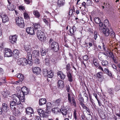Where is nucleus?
<instances>
[{"label":"nucleus","instance_id":"1","mask_svg":"<svg viewBox=\"0 0 120 120\" xmlns=\"http://www.w3.org/2000/svg\"><path fill=\"white\" fill-rule=\"evenodd\" d=\"M13 101H11L10 102V105L11 109L12 110H15L17 105H22L20 98L16 94H14L12 96Z\"/></svg>","mask_w":120,"mask_h":120},{"label":"nucleus","instance_id":"2","mask_svg":"<svg viewBox=\"0 0 120 120\" xmlns=\"http://www.w3.org/2000/svg\"><path fill=\"white\" fill-rule=\"evenodd\" d=\"M21 92L20 90L19 91L17 96L20 98L21 101L22 102H24L25 100V95H26L29 92L28 89L25 86L21 88Z\"/></svg>","mask_w":120,"mask_h":120},{"label":"nucleus","instance_id":"3","mask_svg":"<svg viewBox=\"0 0 120 120\" xmlns=\"http://www.w3.org/2000/svg\"><path fill=\"white\" fill-rule=\"evenodd\" d=\"M16 24L20 27L23 28L25 25L23 19L20 17H16L15 19Z\"/></svg>","mask_w":120,"mask_h":120},{"label":"nucleus","instance_id":"4","mask_svg":"<svg viewBox=\"0 0 120 120\" xmlns=\"http://www.w3.org/2000/svg\"><path fill=\"white\" fill-rule=\"evenodd\" d=\"M38 38L41 41L45 40L46 38L44 33L40 30H38L37 33Z\"/></svg>","mask_w":120,"mask_h":120},{"label":"nucleus","instance_id":"5","mask_svg":"<svg viewBox=\"0 0 120 120\" xmlns=\"http://www.w3.org/2000/svg\"><path fill=\"white\" fill-rule=\"evenodd\" d=\"M50 46L51 49L55 52L59 50V46L57 43L55 41H53L50 44Z\"/></svg>","mask_w":120,"mask_h":120},{"label":"nucleus","instance_id":"6","mask_svg":"<svg viewBox=\"0 0 120 120\" xmlns=\"http://www.w3.org/2000/svg\"><path fill=\"white\" fill-rule=\"evenodd\" d=\"M26 116L30 119L32 116L31 115L34 113L33 109L31 107H28L26 109Z\"/></svg>","mask_w":120,"mask_h":120},{"label":"nucleus","instance_id":"7","mask_svg":"<svg viewBox=\"0 0 120 120\" xmlns=\"http://www.w3.org/2000/svg\"><path fill=\"white\" fill-rule=\"evenodd\" d=\"M5 57H10L12 55V52L11 49L9 48H5L4 51Z\"/></svg>","mask_w":120,"mask_h":120},{"label":"nucleus","instance_id":"8","mask_svg":"<svg viewBox=\"0 0 120 120\" xmlns=\"http://www.w3.org/2000/svg\"><path fill=\"white\" fill-rule=\"evenodd\" d=\"M27 59L24 58H22L18 60V64L22 66L26 65L27 64Z\"/></svg>","mask_w":120,"mask_h":120},{"label":"nucleus","instance_id":"9","mask_svg":"<svg viewBox=\"0 0 120 120\" xmlns=\"http://www.w3.org/2000/svg\"><path fill=\"white\" fill-rule=\"evenodd\" d=\"M25 50L27 52L26 57L32 56V55L31 52L32 51V49L30 48V46L27 45L24 47Z\"/></svg>","mask_w":120,"mask_h":120},{"label":"nucleus","instance_id":"10","mask_svg":"<svg viewBox=\"0 0 120 120\" xmlns=\"http://www.w3.org/2000/svg\"><path fill=\"white\" fill-rule=\"evenodd\" d=\"M37 112L39 115L41 117H46L48 116L47 113L44 112V111L41 109H38Z\"/></svg>","mask_w":120,"mask_h":120},{"label":"nucleus","instance_id":"11","mask_svg":"<svg viewBox=\"0 0 120 120\" xmlns=\"http://www.w3.org/2000/svg\"><path fill=\"white\" fill-rule=\"evenodd\" d=\"M17 38V36L16 35L10 36L9 37L10 42L12 44L16 43Z\"/></svg>","mask_w":120,"mask_h":120},{"label":"nucleus","instance_id":"12","mask_svg":"<svg viewBox=\"0 0 120 120\" xmlns=\"http://www.w3.org/2000/svg\"><path fill=\"white\" fill-rule=\"evenodd\" d=\"M26 30L27 33L31 35L35 34L34 29L32 27L27 28L26 29Z\"/></svg>","mask_w":120,"mask_h":120},{"label":"nucleus","instance_id":"13","mask_svg":"<svg viewBox=\"0 0 120 120\" xmlns=\"http://www.w3.org/2000/svg\"><path fill=\"white\" fill-rule=\"evenodd\" d=\"M102 32L106 37H108L109 34V28H103L102 30Z\"/></svg>","mask_w":120,"mask_h":120},{"label":"nucleus","instance_id":"14","mask_svg":"<svg viewBox=\"0 0 120 120\" xmlns=\"http://www.w3.org/2000/svg\"><path fill=\"white\" fill-rule=\"evenodd\" d=\"M32 71L33 73L36 74H38L41 72L40 69L38 67H34L32 68Z\"/></svg>","mask_w":120,"mask_h":120},{"label":"nucleus","instance_id":"15","mask_svg":"<svg viewBox=\"0 0 120 120\" xmlns=\"http://www.w3.org/2000/svg\"><path fill=\"white\" fill-rule=\"evenodd\" d=\"M8 2L9 5H7V7L8 9L11 11H12L14 10L15 8V6L14 7V6L13 4H12L11 5V2L8 0Z\"/></svg>","mask_w":120,"mask_h":120},{"label":"nucleus","instance_id":"16","mask_svg":"<svg viewBox=\"0 0 120 120\" xmlns=\"http://www.w3.org/2000/svg\"><path fill=\"white\" fill-rule=\"evenodd\" d=\"M32 55L35 58H38L39 56V52L38 50H34L32 51Z\"/></svg>","mask_w":120,"mask_h":120},{"label":"nucleus","instance_id":"17","mask_svg":"<svg viewBox=\"0 0 120 120\" xmlns=\"http://www.w3.org/2000/svg\"><path fill=\"white\" fill-rule=\"evenodd\" d=\"M69 110V109L67 108H63L61 109L60 110V111L61 112L62 114L64 115H66L67 113V111Z\"/></svg>","mask_w":120,"mask_h":120},{"label":"nucleus","instance_id":"18","mask_svg":"<svg viewBox=\"0 0 120 120\" xmlns=\"http://www.w3.org/2000/svg\"><path fill=\"white\" fill-rule=\"evenodd\" d=\"M57 6L60 7L64 6L65 4V0H58L57 2Z\"/></svg>","mask_w":120,"mask_h":120},{"label":"nucleus","instance_id":"19","mask_svg":"<svg viewBox=\"0 0 120 120\" xmlns=\"http://www.w3.org/2000/svg\"><path fill=\"white\" fill-rule=\"evenodd\" d=\"M57 75L60 77V78L62 79H64L65 77V75L63 73V72L58 71L57 72Z\"/></svg>","mask_w":120,"mask_h":120},{"label":"nucleus","instance_id":"20","mask_svg":"<svg viewBox=\"0 0 120 120\" xmlns=\"http://www.w3.org/2000/svg\"><path fill=\"white\" fill-rule=\"evenodd\" d=\"M46 100L45 98H42L39 100V104L40 105H43L45 104L46 103Z\"/></svg>","mask_w":120,"mask_h":120},{"label":"nucleus","instance_id":"21","mask_svg":"<svg viewBox=\"0 0 120 120\" xmlns=\"http://www.w3.org/2000/svg\"><path fill=\"white\" fill-rule=\"evenodd\" d=\"M2 22L3 23H5L9 21L8 18V16L5 14L4 15L2 18Z\"/></svg>","mask_w":120,"mask_h":120},{"label":"nucleus","instance_id":"22","mask_svg":"<svg viewBox=\"0 0 120 120\" xmlns=\"http://www.w3.org/2000/svg\"><path fill=\"white\" fill-rule=\"evenodd\" d=\"M35 30H39L41 29V27L40 24L38 23H35L33 24Z\"/></svg>","mask_w":120,"mask_h":120},{"label":"nucleus","instance_id":"23","mask_svg":"<svg viewBox=\"0 0 120 120\" xmlns=\"http://www.w3.org/2000/svg\"><path fill=\"white\" fill-rule=\"evenodd\" d=\"M58 86L59 88H63L64 86V84L63 82L61 80H59L57 82Z\"/></svg>","mask_w":120,"mask_h":120},{"label":"nucleus","instance_id":"24","mask_svg":"<svg viewBox=\"0 0 120 120\" xmlns=\"http://www.w3.org/2000/svg\"><path fill=\"white\" fill-rule=\"evenodd\" d=\"M4 97L5 98H8L10 94V92L7 90H5L2 92Z\"/></svg>","mask_w":120,"mask_h":120},{"label":"nucleus","instance_id":"25","mask_svg":"<svg viewBox=\"0 0 120 120\" xmlns=\"http://www.w3.org/2000/svg\"><path fill=\"white\" fill-rule=\"evenodd\" d=\"M104 72H105L104 73H106L110 77H111L112 76V74L110 71L109 69L107 68H104Z\"/></svg>","mask_w":120,"mask_h":120},{"label":"nucleus","instance_id":"26","mask_svg":"<svg viewBox=\"0 0 120 120\" xmlns=\"http://www.w3.org/2000/svg\"><path fill=\"white\" fill-rule=\"evenodd\" d=\"M67 76L68 78V81L70 82H72V76L70 72H66Z\"/></svg>","mask_w":120,"mask_h":120},{"label":"nucleus","instance_id":"27","mask_svg":"<svg viewBox=\"0 0 120 120\" xmlns=\"http://www.w3.org/2000/svg\"><path fill=\"white\" fill-rule=\"evenodd\" d=\"M62 101V98H60L56 100L55 102L56 105L57 106H59Z\"/></svg>","mask_w":120,"mask_h":120},{"label":"nucleus","instance_id":"28","mask_svg":"<svg viewBox=\"0 0 120 120\" xmlns=\"http://www.w3.org/2000/svg\"><path fill=\"white\" fill-rule=\"evenodd\" d=\"M2 109L4 110L6 112L8 110V107L7 104L5 103H3L2 104Z\"/></svg>","mask_w":120,"mask_h":120},{"label":"nucleus","instance_id":"29","mask_svg":"<svg viewBox=\"0 0 120 120\" xmlns=\"http://www.w3.org/2000/svg\"><path fill=\"white\" fill-rule=\"evenodd\" d=\"M26 57L28 60H27V64H29L30 65H32L33 63L32 56L30 57V58L29 57Z\"/></svg>","mask_w":120,"mask_h":120},{"label":"nucleus","instance_id":"30","mask_svg":"<svg viewBox=\"0 0 120 120\" xmlns=\"http://www.w3.org/2000/svg\"><path fill=\"white\" fill-rule=\"evenodd\" d=\"M109 37L110 38L114 39L115 38V33L113 31H110L109 35Z\"/></svg>","mask_w":120,"mask_h":120},{"label":"nucleus","instance_id":"31","mask_svg":"<svg viewBox=\"0 0 120 120\" xmlns=\"http://www.w3.org/2000/svg\"><path fill=\"white\" fill-rule=\"evenodd\" d=\"M19 54V51L17 49L14 50L12 52V54H13L14 56L17 57L18 56Z\"/></svg>","mask_w":120,"mask_h":120},{"label":"nucleus","instance_id":"32","mask_svg":"<svg viewBox=\"0 0 120 120\" xmlns=\"http://www.w3.org/2000/svg\"><path fill=\"white\" fill-rule=\"evenodd\" d=\"M33 13L35 17L38 18L40 16V15L39 12L37 10H34L33 11Z\"/></svg>","mask_w":120,"mask_h":120},{"label":"nucleus","instance_id":"33","mask_svg":"<svg viewBox=\"0 0 120 120\" xmlns=\"http://www.w3.org/2000/svg\"><path fill=\"white\" fill-rule=\"evenodd\" d=\"M15 111L14 112V115L16 116H18L20 115V112L18 109L14 110Z\"/></svg>","mask_w":120,"mask_h":120},{"label":"nucleus","instance_id":"34","mask_svg":"<svg viewBox=\"0 0 120 120\" xmlns=\"http://www.w3.org/2000/svg\"><path fill=\"white\" fill-rule=\"evenodd\" d=\"M97 76L98 78H101L103 77V74L102 72L100 71L98 72L97 74Z\"/></svg>","mask_w":120,"mask_h":120},{"label":"nucleus","instance_id":"35","mask_svg":"<svg viewBox=\"0 0 120 120\" xmlns=\"http://www.w3.org/2000/svg\"><path fill=\"white\" fill-rule=\"evenodd\" d=\"M17 77L19 78L21 80H22L24 79V77L23 75L21 73H19L17 74Z\"/></svg>","mask_w":120,"mask_h":120},{"label":"nucleus","instance_id":"36","mask_svg":"<svg viewBox=\"0 0 120 120\" xmlns=\"http://www.w3.org/2000/svg\"><path fill=\"white\" fill-rule=\"evenodd\" d=\"M93 60V63L95 67L96 68H97L99 65V63L98 62L95 61V59H94Z\"/></svg>","mask_w":120,"mask_h":120},{"label":"nucleus","instance_id":"37","mask_svg":"<svg viewBox=\"0 0 120 120\" xmlns=\"http://www.w3.org/2000/svg\"><path fill=\"white\" fill-rule=\"evenodd\" d=\"M23 15L24 17V18L26 19H30V18L29 15L26 12H25L23 13Z\"/></svg>","mask_w":120,"mask_h":120},{"label":"nucleus","instance_id":"38","mask_svg":"<svg viewBox=\"0 0 120 120\" xmlns=\"http://www.w3.org/2000/svg\"><path fill=\"white\" fill-rule=\"evenodd\" d=\"M58 109H59L57 108H53L52 109V112L55 113H57L58 112H59L58 110Z\"/></svg>","mask_w":120,"mask_h":120},{"label":"nucleus","instance_id":"39","mask_svg":"<svg viewBox=\"0 0 120 120\" xmlns=\"http://www.w3.org/2000/svg\"><path fill=\"white\" fill-rule=\"evenodd\" d=\"M108 62L106 60H103L101 62V64L103 66H105L108 64Z\"/></svg>","mask_w":120,"mask_h":120},{"label":"nucleus","instance_id":"40","mask_svg":"<svg viewBox=\"0 0 120 120\" xmlns=\"http://www.w3.org/2000/svg\"><path fill=\"white\" fill-rule=\"evenodd\" d=\"M94 20L95 22L97 24L99 23L101 21L100 19L98 17H95L94 18Z\"/></svg>","mask_w":120,"mask_h":120},{"label":"nucleus","instance_id":"41","mask_svg":"<svg viewBox=\"0 0 120 120\" xmlns=\"http://www.w3.org/2000/svg\"><path fill=\"white\" fill-rule=\"evenodd\" d=\"M74 30L72 28H71L69 31V32L70 34V35L71 36H74Z\"/></svg>","mask_w":120,"mask_h":120},{"label":"nucleus","instance_id":"42","mask_svg":"<svg viewBox=\"0 0 120 120\" xmlns=\"http://www.w3.org/2000/svg\"><path fill=\"white\" fill-rule=\"evenodd\" d=\"M66 68L67 71V72H70V65L69 64H68L66 65Z\"/></svg>","mask_w":120,"mask_h":120},{"label":"nucleus","instance_id":"43","mask_svg":"<svg viewBox=\"0 0 120 120\" xmlns=\"http://www.w3.org/2000/svg\"><path fill=\"white\" fill-rule=\"evenodd\" d=\"M113 89L112 88H110L108 89V92L109 93L111 94H113Z\"/></svg>","mask_w":120,"mask_h":120},{"label":"nucleus","instance_id":"44","mask_svg":"<svg viewBox=\"0 0 120 120\" xmlns=\"http://www.w3.org/2000/svg\"><path fill=\"white\" fill-rule=\"evenodd\" d=\"M41 55L42 56H44L46 55V52L43 49H42L41 52Z\"/></svg>","mask_w":120,"mask_h":120},{"label":"nucleus","instance_id":"45","mask_svg":"<svg viewBox=\"0 0 120 120\" xmlns=\"http://www.w3.org/2000/svg\"><path fill=\"white\" fill-rule=\"evenodd\" d=\"M48 71V70L46 69H43V72L44 75L46 76V75H47V73Z\"/></svg>","mask_w":120,"mask_h":120},{"label":"nucleus","instance_id":"46","mask_svg":"<svg viewBox=\"0 0 120 120\" xmlns=\"http://www.w3.org/2000/svg\"><path fill=\"white\" fill-rule=\"evenodd\" d=\"M91 4V2L90 0H87V2L86 3V5L87 6L90 5Z\"/></svg>","mask_w":120,"mask_h":120},{"label":"nucleus","instance_id":"47","mask_svg":"<svg viewBox=\"0 0 120 120\" xmlns=\"http://www.w3.org/2000/svg\"><path fill=\"white\" fill-rule=\"evenodd\" d=\"M68 99L69 101V102L70 103H71V97L70 94L69 93H68Z\"/></svg>","mask_w":120,"mask_h":120},{"label":"nucleus","instance_id":"48","mask_svg":"<svg viewBox=\"0 0 120 120\" xmlns=\"http://www.w3.org/2000/svg\"><path fill=\"white\" fill-rule=\"evenodd\" d=\"M83 58L85 61L89 59L88 56L86 55L83 56Z\"/></svg>","mask_w":120,"mask_h":120},{"label":"nucleus","instance_id":"49","mask_svg":"<svg viewBox=\"0 0 120 120\" xmlns=\"http://www.w3.org/2000/svg\"><path fill=\"white\" fill-rule=\"evenodd\" d=\"M34 62L36 64H39L40 63L39 59L38 58H36V59L34 60Z\"/></svg>","mask_w":120,"mask_h":120},{"label":"nucleus","instance_id":"50","mask_svg":"<svg viewBox=\"0 0 120 120\" xmlns=\"http://www.w3.org/2000/svg\"><path fill=\"white\" fill-rule=\"evenodd\" d=\"M19 9L21 11L22 10L24 11L25 10L24 7L22 6H21L19 7Z\"/></svg>","mask_w":120,"mask_h":120},{"label":"nucleus","instance_id":"51","mask_svg":"<svg viewBox=\"0 0 120 120\" xmlns=\"http://www.w3.org/2000/svg\"><path fill=\"white\" fill-rule=\"evenodd\" d=\"M97 32L96 31H95L94 32V38L95 40H96V38H97Z\"/></svg>","mask_w":120,"mask_h":120},{"label":"nucleus","instance_id":"52","mask_svg":"<svg viewBox=\"0 0 120 120\" xmlns=\"http://www.w3.org/2000/svg\"><path fill=\"white\" fill-rule=\"evenodd\" d=\"M120 86H115V90L116 91H117L120 90Z\"/></svg>","mask_w":120,"mask_h":120},{"label":"nucleus","instance_id":"53","mask_svg":"<svg viewBox=\"0 0 120 120\" xmlns=\"http://www.w3.org/2000/svg\"><path fill=\"white\" fill-rule=\"evenodd\" d=\"M34 119L35 120H41L40 117L39 116H35Z\"/></svg>","mask_w":120,"mask_h":120},{"label":"nucleus","instance_id":"54","mask_svg":"<svg viewBox=\"0 0 120 120\" xmlns=\"http://www.w3.org/2000/svg\"><path fill=\"white\" fill-rule=\"evenodd\" d=\"M76 112V110H75L74 112L73 116H74V118L75 120L77 119Z\"/></svg>","mask_w":120,"mask_h":120},{"label":"nucleus","instance_id":"55","mask_svg":"<svg viewBox=\"0 0 120 120\" xmlns=\"http://www.w3.org/2000/svg\"><path fill=\"white\" fill-rule=\"evenodd\" d=\"M25 3L27 4H30L31 2V0H24Z\"/></svg>","mask_w":120,"mask_h":120},{"label":"nucleus","instance_id":"56","mask_svg":"<svg viewBox=\"0 0 120 120\" xmlns=\"http://www.w3.org/2000/svg\"><path fill=\"white\" fill-rule=\"evenodd\" d=\"M72 98V101L73 103V105L75 106H76V104L75 103V100L73 98Z\"/></svg>","mask_w":120,"mask_h":120},{"label":"nucleus","instance_id":"57","mask_svg":"<svg viewBox=\"0 0 120 120\" xmlns=\"http://www.w3.org/2000/svg\"><path fill=\"white\" fill-rule=\"evenodd\" d=\"M49 60L47 56L45 58V62L46 63H48L49 62Z\"/></svg>","mask_w":120,"mask_h":120},{"label":"nucleus","instance_id":"58","mask_svg":"<svg viewBox=\"0 0 120 120\" xmlns=\"http://www.w3.org/2000/svg\"><path fill=\"white\" fill-rule=\"evenodd\" d=\"M53 73L52 72L49 75H48V77L49 78H52L53 77Z\"/></svg>","mask_w":120,"mask_h":120},{"label":"nucleus","instance_id":"59","mask_svg":"<svg viewBox=\"0 0 120 120\" xmlns=\"http://www.w3.org/2000/svg\"><path fill=\"white\" fill-rule=\"evenodd\" d=\"M98 68V69H101L103 72H104V71L103 68L101 66L99 65Z\"/></svg>","mask_w":120,"mask_h":120},{"label":"nucleus","instance_id":"60","mask_svg":"<svg viewBox=\"0 0 120 120\" xmlns=\"http://www.w3.org/2000/svg\"><path fill=\"white\" fill-rule=\"evenodd\" d=\"M3 70L2 68H0V74H3Z\"/></svg>","mask_w":120,"mask_h":120},{"label":"nucleus","instance_id":"61","mask_svg":"<svg viewBox=\"0 0 120 120\" xmlns=\"http://www.w3.org/2000/svg\"><path fill=\"white\" fill-rule=\"evenodd\" d=\"M88 115H89V114ZM87 119H88V120H91L92 119V116L90 113V116L89 115V117H87Z\"/></svg>","mask_w":120,"mask_h":120},{"label":"nucleus","instance_id":"62","mask_svg":"<svg viewBox=\"0 0 120 120\" xmlns=\"http://www.w3.org/2000/svg\"><path fill=\"white\" fill-rule=\"evenodd\" d=\"M97 101L98 102L99 105V106H101V105H102L100 101V100H99L98 99H97Z\"/></svg>","mask_w":120,"mask_h":120},{"label":"nucleus","instance_id":"63","mask_svg":"<svg viewBox=\"0 0 120 120\" xmlns=\"http://www.w3.org/2000/svg\"><path fill=\"white\" fill-rule=\"evenodd\" d=\"M84 96H85L86 97V100H87V101L88 100V95H87V94H86L85 93L84 94Z\"/></svg>","mask_w":120,"mask_h":120},{"label":"nucleus","instance_id":"64","mask_svg":"<svg viewBox=\"0 0 120 120\" xmlns=\"http://www.w3.org/2000/svg\"><path fill=\"white\" fill-rule=\"evenodd\" d=\"M14 117L12 116H11L10 117V120H15Z\"/></svg>","mask_w":120,"mask_h":120}]
</instances>
